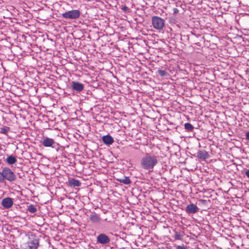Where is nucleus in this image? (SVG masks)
<instances>
[{
    "label": "nucleus",
    "mask_w": 249,
    "mask_h": 249,
    "mask_svg": "<svg viewBox=\"0 0 249 249\" xmlns=\"http://www.w3.org/2000/svg\"><path fill=\"white\" fill-rule=\"evenodd\" d=\"M152 23L153 27L155 29L162 30L165 25V21L162 18L158 16H153L152 18Z\"/></svg>",
    "instance_id": "obj_3"
},
{
    "label": "nucleus",
    "mask_w": 249,
    "mask_h": 249,
    "mask_svg": "<svg viewBox=\"0 0 249 249\" xmlns=\"http://www.w3.org/2000/svg\"><path fill=\"white\" fill-rule=\"evenodd\" d=\"M174 13H176L178 12V9H177V8H174Z\"/></svg>",
    "instance_id": "obj_25"
},
{
    "label": "nucleus",
    "mask_w": 249,
    "mask_h": 249,
    "mask_svg": "<svg viewBox=\"0 0 249 249\" xmlns=\"http://www.w3.org/2000/svg\"><path fill=\"white\" fill-rule=\"evenodd\" d=\"M158 74L161 76H165L168 74V73L166 71L162 70H158Z\"/></svg>",
    "instance_id": "obj_20"
},
{
    "label": "nucleus",
    "mask_w": 249,
    "mask_h": 249,
    "mask_svg": "<svg viewBox=\"0 0 249 249\" xmlns=\"http://www.w3.org/2000/svg\"><path fill=\"white\" fill-rule=\"evenodd\" d=\"M245 175L246 176L249 178V170H247L245 172Z\"/></svg>",
    "instance_id": "obj_24"
},
{
    "label": "nucleus",
    "mask_w": 249,
    "mask_h": 249,
    "mask_svg": "<svg viewBox=\"0 0 249 249\" xmlns=\"http://www.w3.org/2000/svg\"><path fill=\"white\" fill-rule=\"evenodd\" d=\"M71 84L72 89L74 91L79 92L84 89V85L79 82L72 81Z\"/></svg>",
    "instance_id": "obj_8"
},
{
    "label": "nucleus",
    "mask_w": 249,
    "mask_h": 249,
    "mask_svg": "<svg viewBox=\"0 0 249 249\" xmlns=\"http://www.w3.org/2000/svg\"><path fill=\"white\" fill-rule=\"evenodd\" d=\"M9 130H10V128L9 127L4 126L3 128H0V133L4 134L7 135L8 133L9 132Z\"/></svg>",
    "instance_id": "obj_19"
},
{
    "label": "nucleus",
    "mask_w": 249,
    "mask_h": 249,
    "mask_svg": "<svg viewBox=\"0 0 249 249\" xmlns=\"http://www.w3.org/2000/svg\"><path fill=\"white\" fill-rule=\"evenodd\" d=\"M110 242V238L105 233H100L97 236V242L102 245H107Z\"/></svg>",
    "instance_id": "obj_6"
},
{
    "label": "nucleus",
    "mask_w": 249,
    "mask_h": 249,
    "mask_svg": "<svg viewBox=\"0 0 249 249\" xmlns=\"http://www.w3.org/2000/svg\"><path fill=\"white\" fill-rule=\"evenodd\" d=\"M158 156L146 153L141 160V167L144 170L152 171L158 164Z\"/></svg>",
    "instance_id": "obj_1"
},
{
    "label": "nucleus",
    "mask_w": 249,
    "mask_h": 249,
    "mask_svg": "<svg viewBox=\"0 0 249 249\" xmlns=\"http://www.w3.org/2000/svg\"><path fill=\"white\" fill-rule=\"evenodd\" d=\"M201 201H202L203 203H205L206 202V200L202 199V200H201Z\"/></svg>",
    "instance_id": "obj_27"
},
{
    "label": "nucleus",
    "mask_w": 249,
    "mask_h": 249,
    "mask_svg": "<svg viewBox=\"0 0 249 249\" xmlns=\"http://www.w3.org/2000/svg\"><path fill=\"white\" fill-rule=\"evenodd\" d=\"M197 158L200 159L202 160H205L208 159L210 157L208 153L204 150H198L196 153V156Z\"/></svg>",
    "instance_id": "obj_11"
},
{
    "label": "nucleus",
    "mask_w": 249,
    "mask_h": 249,
    "mask_svg": "<svg viewBox=\"0 0 249 249\" xmlns=\"http://www.w3.org/2000/svg\"><path fill=\"white\" fill-rule=\"evenodd\" d=\"M3 182L5 180L12 182L16 180V176L14 173L8 167H4L2 169Z\"/></svg>",
    "instance_id": "obj_2"
},
{
    "label": "nucleus",
    "mask_w": 249,
    "mask_h": 249,
    "mask_svg": "<svg viewBox=\"0 0 249 249\" xmlns=\"http://www.w3.org/2000/svg\"><path fill=\"white\" fill-rule=\"evenodd\" d=\"M38 245V239L36 238L30 239L26 243L25 249H37Z\"/></svg>",
    "instance_id": "obj_7"
},
{
    "label": "nucleus",
    "mask_w": 249,
    "mask_h": 249,
    "mask_svg": "<svg viewBox=\"0 0 249 249\" xmlns=\"http://www.w3.org/2000/svg\"><path fill=\"white\" fill-rule=\"evenodd\" d=\"M1 205L4 208L9 209L13 205V200L9 197L4 198L1 201Z\"/></svg>",
    "instance_id": "obj_9"
},
{
    "label": "nucleus",
    "mask_w": 249,
    "mask_h": 249,
    "mask_svg": "<svg viewBox=\"0 0 249 249\" xmlns=\"http://www.w3.org/2000/svg\"><path fill=\"white\" fill-rule=\"evenodd\" d=\"M102 141L107 145L112 144L114 142V139L110 135H107L102 137Z\"/></svg>",
    "instance_id": "obj_12"
},
{
    "label": "nucleus",
    "mask_w": 249,
    "mask_h": 249,
    "mask_svg": "<svg viewBox=\"0 0 249 249\" xmlns=\"http://www.w3.org/2000/svg\"><path fill=\"white\" fill-rule=\"evenodd\" d=\"M27 210L31 213H35L37 209L35 205L31 204L28 206Z\"/></svg>",
    "instance_id": "obj_18"
},
{
    "label": "nucleus",
    "mask_w": 249,
    "mask_h": 249,
    "mask_svg": "<svg viewBox=\"0 0 249 249\" xmlns=\"http://www.w3.org/2000/svg\"><path fill=\"white\" fill-rule=\"evenodd\" d=\"M0 182H3L2 171L0 172Z\"/></svg>",
    "instance_id": "obj_22"
},
{
    "label": "nucleus",
    "mask_w": 249,
    "mask_h": 249,
    "mask_svg": "<svg viewBox=\"0 0 249 249\" xmlns=\"http://www.w3.org/2000/svg\"><path fill=\"white\" fill-rule=\"evenodd\" d=\"M199 210V208L196 204L191 203L187 205L185 211L188 215H190L197 213Z\"/></svg>",
    "instance_id": "obj_5"
},
{
    "label": "nucleus",
    "mask_w": 249,
    "mask_h": 249,
    "mask_svg": "<svg viewBox=\"0 0 249 249\" xmlns=\"http://www.w3.org/2000/svg\"><path fill=\"white\" fill-rule=\"evenodd\" d=\"M69 185L72 187H79L81 185V182L75 178H71L69 179Z\"/></svg>",
    "instance_id": "obj_13"
},
{
    "label": "nucleus",
    "mask_w": 249,
    "mask_h": 249,
    "mask_svg": "<svg viewBox=\"0 0 249 249\" xmlns=\"http://www.w3.org/2000/svg\"><path fill=\"white\" fill-rule=\"evenodd\" d=\"M42 144L45 147H54L53 145L55 143L54 140L48 137H45L41 142Z\"/></svg>",
    "instance_id": "obj_10"
},
{
    "label": "nucleus",
    "mask_w": 249,
    "mask_h": 249,
    "mask_svg": "<svg viewBox=\"0 0 249 249\" xmlns=\"http://www.w3.org/2000/svg\"><path fill=\"white\" fill-rule=\"evenodd\" d=\"M184 128L187 131L192 132L194 127L190 123H187L184 124Z\"/></svg>",
    "instance_id": "obj_17"
},
{
    "label": "nucleus",
    "mask_w": 249,
    "mask_h": 249,
    "mask_svg": "<svg viewBox=\"0 0 249 249\" xmlns=\"http://www.w3.org/2000/svg\"><path fill=\"white\" fill-rule=\"evenodd\" d=\"M6 161L10 165L13 164L17 162L16 157L13 155L9 156L6 160Z\"/></svg>",
    "instance_id": "obj_15"
},
{
    "label": "nucleus",
    "mask_w": 249,
    "mask_h": 249,
    "mask_svg": "<svg viewBox=\"0 0 249 249\" xmlns=\"http://www.w3.org/2000/svg\"><path fill=\"white\" fill-rule=\"evenodd\" d=\"M177 249H187V247L184 246V245L182 246H178L176 248Z\"/></svg>",
    "instance_id": "obj_21"
},
{
    "label": "nucleus",
    "mask_w": 249,
    "mask_h": 249,
    "mask_svg": "<svg viewBox=\"0 0 249 249\" xmlns=\"http://www.w3.org/2000/svg\"><path fill=\"white\" fill-rule=\"evenodd\" d=\"M89 219L92 223H97L100 222L101 218L96 213H94L90 215Z\"/></svg>",
    "instance_id": "obj_14"
},
{
    "label": "nucleus",
    "mask_w": 249,
    "mask_h": 249,
    "mask_svg": "<svg viewBox=\"0 0 249 249\" xmlns=\"http://www.w3.org/2000/svg\"><path fill=\"white\" fill-rule=\"evenodd\" d=\"M120 182L123 183L125 185H128L130 183L131 181L128 177H124L123 178L117 179Z\"/></svg>",
    "instance_id": "obj_16"
},
{
    "label": "nucleus",
    "mask_w": 249,
    "mask_h": 249,
    "mask_svg": "<svg viewBox=\"0 0 249 249\" xmlns=\"http://www.w3.org/2000/svg\"><path fill=\"white\" fill-rule=\"evenodd\" d=\"M128 8L126 7V6H124L123 8V10H126Z\"/></svg>",
    "instance_id": "obj_26"
},
{
    "label": "nucleus",
    "mask_w": 249,
    "mask_h": 249,
    "mask_svg": "<svg viewBox=\"0 0 249 249\" xmlns=\"http://www.w3.org/2000/svg\"><path fill=\"white\" fill-rule=\"evenodd\" d=\"M246 138L247 140L249 141V131L246 133Z\"/></svg>",
    "instance_id": "obj_23"
},
{
    "label": "nucleus",
    "mask_w": 249,
    "mask_h": 249,
    "mask_svg": "<svg viewBox=\"0 0 249 249\" xmlns=\"http://www.w3.org/2000/svg\"><path fill=\"white\" fill-rule=\"evenodd\" d=\"M80 15V12L78 10H72L66 12L62 14V16L65 19H74L78 18Z\"/></svg>",
    "instance_id": "obj_4"
}]
</instances>
